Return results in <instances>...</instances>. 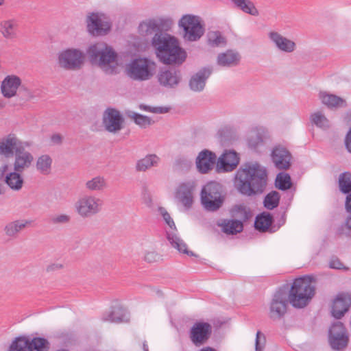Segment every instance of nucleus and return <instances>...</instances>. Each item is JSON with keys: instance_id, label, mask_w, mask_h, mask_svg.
<instances>
[{"instance_id": "f257e3e1", "label": "nucleus", "mask_w": 351, "mask_h": 351, "mask_svg": "<svg viewBox=\"0 0 351 351\" xmlns=\"http://www.w3.org/2000/svg\"><path fill=\"white\" fill-rule=\"evenodd\" d=\"M267 183V172L258 162H245L237 170L234 185L242 195L261 194Z\"/></svg>"}, {"instance_id": "f03ea898", "label": "nucleus", "mask_w": 351, "mask_h": 351, "mask_svg": "<svg viewBox=\"0 0 351 351\" xmlns=\"http://www.w3.org/2000/svg\"><path fill=\"white\" fill-rule=\"evenodd\" d=\"M152 45L159 60L165 64L180 66L186 60V52L178 40L168 34L154 36Z\"/></svg>"}, {"instance_id": "7ed1b4c3", "label": "nucleus", "mask_w": 351, "mask_h": 351, "mask_svg": "<svg viewBox=\"0 0 351 351\" xmlns=\"http://www.w3.org/2000/svg\"><path fill=\"white\" fill-rule=\"evenodd\" d=\"M313 280L311 276H304L293 280L288 293L289 303L293 307L302 308L309 304L315 293Z\"/></svg>"}, {"instance_id": "20e7f679", "label": "nucleus", "mask_w": 351, "mask_h": 351, "mask_svg": "<svg viewBox=\"0 0 351 351\" xmlns=\"http://www.w3.org/2000/svg\"><path fill=\"white\" fill-rule=\"evenodd\" d=\"M90 61L97 63L107 74L117 73V53L104 43L92 45L87 50Z\"/></svg>"}, {"instance_id": "39448f33", "label": "nucleus", "mask_w": 351, "mask_h": 351, "mask_svg": "<svg viewBox=\"0 0 351 351\" xmlns=\"http://www.w3.org/2000/svg\"><path fill=\"white\" fill-rule=\"evenodd\" d=\"M200 201L206 210H218L225 201L223 186L215 181L208 182L201 190Z\"/></svg>"}, {"instance_id": "423d86ee", "label": "nucleus", "mask_w": 351, "mask_h": 351, "mask_svg": "<svg viewBox=\"0 0 351 351\" xmlns=\"http://www.w3.org/2000/svg\"><path fill=\"white\" fill-rule=\"evenodd\" d=\"M154 67V62L147 58H135L128 66V75L132 80L145 81L152 77Z\"/></svg>"}, {"instance_id": "0eeeda50", "label": "nucleus", "mask_w": 351, "mask_h": 351, "mask_svg": "<svg viewBox=\"0 0 351 351\" xmlns=\"http://www.w3.org/2000/svg\"><path fill=\"white\" fill-rule=\"evenodd\" d=\"M178 25L183 29V38L188 41H197L204 34V27L199 17L185 14L180 19Z\"/></svg>"}, {"instance_id": "6e6552de", "label": "nucleus", "mask_w": 351, "mask_h": 351, "mask_svg": "<svg viewBox=\"0 0 351 351\" xmlns=\"http://www.w3.org/2000/svg\"><path fill=\"white\" fill-rule=\"evenodd\" d=\"M172 24L171 19L156 18L146 19L140 23L138 27V34L142 36H150L154 34H167L165 33Z\"/></svg>"}, {"instance_id": "1a4fd4ad", "label": "nucleus", "mask_w": 351, "mask_h": 351, "mask_svg": "<svg viewBox=\"0 0 351 351\" xmlns=\"http://www.w3.org/2000/svg\"><path fill=\"white\" fill-rule=\"evenodd\" d=\"M103 201L94 195H85L75 204V210L83 218L91 217L99 213L102 208Z\"/></svg>"}, {"instance_id": "9d476101", "label": "nucleus", "mask_w": 351, "mask_h": 351, "mask_svg": "<svg viewBox=\"0 0 351 351\" xmlns=\"http://www.w3.org/2000/svg\"><path fill=\"white\" fill-rule=\"evenodd\" d=\"M328 342L331 348L336 351L343 350L348 344V331L341 322H335L329 328Z\"/></svg>"}, {"instance_id": "9b49d317", "label": "nucleus", "mask_w": 351, "mask_h": 351, "mask_svg": "<svg viewBox=\"0 0 351 351\" xmlns=\"http://www.w3.org/2000/svg\"><path fill=\"white\" fill-rule=\"evenodd\" d=\"M289 302L286 288L280 287L274 293L269 305V316L271 319H280L287 313Z\"/></svg>"}, {"instance_id": "f8f14e48", "label": "nucleus", "mask_w": 351, "mask_h": 351, "mask_svg": "<svg viewBox=\"0 0 351 351\" xmlns=\"http://www.w3.org/2000/svg\"><path fill=\"white\" fill-rule=\"evenodd\" d=\"M84 58V55L82 51L70 48L59 53L58 64L66 70H77L83 65Z\"/></svg>"}, {"instance_id": "ddd939ff", "label": "nucleus", "mask_w": 351, "mask_h": 351, "mask_svg": "<svg viewBox=\"0 0 351 351\" xmlns=\"http://www.w3.org/2000/svg\"><path fill=\"white\" fill-rule=\"evenodd\" d=\"M31 143L22 141L14 134H9L0 138V155L10 158L23 147H30Z\"/></svg>"}, {"instance_id": "4468645a", "label": "nucleus", "mask_w": 351, "mask_h": 351, "mask_svg": "<svg viewBox=\"0 0 351 351\" xmlns=\"http://www.w3.org/2000/svg\"><path fill=\"white\" fill-rule=\"evenodd\" d=\"M213 332L212 326L204 322H196L189 330L191 342L197 347L205 344L210 338Z\"/></svg>"}, {"instance_id": "2eb2a0df", "label": "nucleus", "mask_w": 351, "mask_h": 351, "mask_svg": "<svg viewBox=\"0 0 351 351\" xmlns=\"http://www.w3.org/2000/svg\"><path fill=\"white\" fill-rule=\"evenodd\" d=\"M102 124L107 132L115 134L123 128L124 118L118 110L108 108L104 112Z\"/></svg>"}, {"instance_id": "dca6fc26", "label": "nucleus", "mask_w": 351, "mask_h": 351, "mask_svg": "<svg viewBox=\"0 0 351 351\" xmlns=\"http://www.w3.org/2000/svg\"><path fill=\"white\" fill-rule=\"evenodd\" d=\"M88 31L93 35H106L110 29V24L103 21L97 13H90L86 19Z\"/></svg>"}, {"instance_id": "f3484780", "label": "nucleus", "mask_w": 351, "mask_h": 351, "mask_svg": "<svg viewBox=\"0 0 351 351\" xmlns=\"http://www.w3.org/2000/svg\"><path fill=\"white\" fill-rule=\"evenodd\" d=\"M272 162L279 170H287L291 166V154L289 151L282 145L273 148L271 154Z\"/></svg>"}, {"instance_id": "a211bd4d", "label": "nucleus", "mask_w": 351, "mask_h": 351, "mask_svg": "<svg viewBox=\"0 0 351 351\" xmlns=\"http://www.w3.org/2000/svg\"><path fill=\"white\" fill-rule=\"evenodd\" d=\"M158 80L160 84L164 87L176 88L182 80L180 70L176 68L162 69L158 75Z\"/></svg>"}, {"instance_id": "6ab92c4d", "label": "nucleus", "mask_w": 351, "mask_h": 351, "mask_svg": "<svg viewBox=\"0 0 351 351\" xmlns=\"http://www.w3.org/2000/svg\"><path fill=\"white\" fill-rule=\"evenodd\" d=\"M195 184L192 182L181 183L177 188L176 197L187 209L192 206Z\"/></svg>"}, {"instance_id": "aec40b11", "label": "nucleus", "mask_w": 351, "mask_h": 351, "mask_svg": "<svg viewBox=\"0 0 351 351\" xmlns=\"http://www.w3.org/2000/svg\"><path fill=\"white\" fill-rule=\"evenodd\" d=\"M217 156L215 154L208 149L200 152L196 158V166L201 173H206L213 169Z\"/></svg>"}, {"instance_id": "412c9836", "label": "nucleus", "mask_w": 351, "mask_h": 351, "mask_svg": "<svg viewBox=\"0 0 351 351\" xmlns=\"http://www.w3.org/2000/svg\"><path fill=\"white\" fill-rule=\"evenodd\" d=\"M19 23L17 19L12 18L0 21V34L7 40L14 41L19 37Z\"/></svg>"}, {"instance_id": "4be33fe9", "label": "nucleus", "mask_w": 351, "mask_h": 351, "mask_svg": "<svg viewBox=\"0 0 351 351\" xmlns=\"http://www.w3.org/2000/svg\"><path fill=\"white\" fill-rule=\"evenodd\" d=\"M210 67H203L193 75L189 80V86L194 92H201L204 89L206 80L212 73Z\"/></svg>"}, {"instance_id": "5701e85b", "label": "nucleus", "mask_w": 351, "mask_h": 351, "mask_svg": "<svg viewBox=\"0 0 351 351\" xmlns=\"http://www.w3.org/2000/svg\"><path fill=\"white\" fill-rule=\"evenodd\" d=\"M351 305V296L348 293H339L333 302L332 315L336 319L341 318Z\"/></svg>"}, {"instance_id": "b1692460", "label": "nucleus", "mask_w": 351, "mask_h": 351, "mask_svg": "<svg viewBox=\"0 0 351 351\" xmlns=\"http://www.w3.org/2000/svg\"><path fill=\"white\" fill-rule=\"evenodd\" d=\"M23 88L19 77L11 75L6 76L2 81L1 90L3 95L6 98H11L16 95L19 88Z\"/></svg>"}, {"instance_id": "393cba45", "label": "nucleus", "mask_w": 351, "mask_h": 351, "mask_svg": "<svg viewBox=\"0 0 351 351\" xmlns=\"http://www.w3.org/2000/svg\"><path fill=\"white\" fill-rule=\"evenodd\" d=\"M27 147H23L13 156L14 158L13 162V170L23 172L32 165L34 161L33 155L25 150Z\"/></svg>"}, {"instance_id": "a878e982", "label": "nucleus", "mask_w": 351, "mask_h": 351, "mask_svg": "<svg viewBox=\"0 0 351 351\" xmlns=\"http://www.w3.org/2000/svg\"><path fill=\"white\" fill-rule=\"evenodd\" d=\"M239 162V158L234 151L226 152L217 162V168L220 172L233 171Z\"/></svg>"}, {"instance_id": "bb28decb", "label": "nucleus", "mask_w": 351, "mask_h": 351, "mask_svg": "<svg viewBox=\"0 0 351 351\" xmlns=\"http://www.w3.org/2000/svg\"><path fill=\"white\" fill-rule=\"evenodd\" d=\"M268 37L276 47L282 51L291 53L296 48L295 42L284 37L277 32H270L268 34Z\"/></svg>"}, {"instance_id": "cd10ccee", "label": "nucleus", "mask_w": 351, "mask_h": 351, "mask_svg": "<svg viewBox=\"0 0 351 351\" xmlns=\"http://www.w3.org/2000/svg\"><path fill=\"white\" fill-rule=\"evenodd\" d=\"M29 224L30 221L25 219L12 221L5 224L3 231L5 236L8 238L16 239L21 232Z\"/></svg>"}, {"instance_id": "c85d7f7f", "label": "nucleus", "mask_w": 351, "mask_h": 351, "mask_svg": "<svg viewBox=\"0 0 351 351\" xmlns=\"http://www.w3.org/2000/svg\"><path fill=\"white\" fill-rule=\"evenodd\" d=\"M102 320L114 323L127 322L129 321L128 313L125 308L120 305L112 307L110 312L104 314Z\"/></svg>"}, {"instance_id": "c756f323", "label": "nucleus", "mask_w": 351, "mask_h": 351, "mask_svg": "<svg viewBox=\"0 0 351 351\" xmlns=\"http://www.w3.org/2000/svg\"><path fill=\"white\" fill-rule=\"evenodd\" d=\"M241 60L240 54L234 50H227L221 53L217 56V64L221 66L231 67L239 64Z\"/></svg>"}, {"instance_id": "7c9ffc66", "label": "nucleus", "mask_w": 351, "mask_h": 351, "mask_svg": "<svg viewBox=\"0 0 351 351\" xmlns=\"http://www.w3.org/2000/svg\"><path fill=\"white\" fill-rule=\"evenodd\" d=\"M167 239L171 245L180 253L187 254L189 256H197L193 252L188 250L186 244L176 233L167 232Z\"/></svg>"}, {"instance_id": "2f4dec72", "label": "nucleus", "mask_w": 351, "mask_h": 351, "mask_svg": "<svg viewBox=\"0 0 351 351\" xmlns=\"http://www.w3.org/2000/svg\"><path fill=\"white\" fill-rule=\"evenodd\" d=\"M160 158L156 154H147L144 158L137 160L135 166L137 171H146L152 167H157Z\"/></svg>"}, {"instance_id": "473e14b6", "label": "nucleus", "mask_w": 351, "mask_h": 351, "mask_svg": "<svg viewBox=\"0 0 351 351\" xmlns=\"http://www.w3.org/2000/svg\"><path fill=\"white\" fill-rule=\"evenodd\" d=\"M273 222L274 218L271 214L263 212L256 217L254 228L261 232H265L269 230Z\"/></svg>"}, {"instance_id": "72a5a7b5", "label": "nucleus", "mask_w": 351, "mask_h": 351, "mask_svg": "<svg viewBox=\"0 0 351 351\" xmlns=\"http://www.w3.org/2000/svg\"><path fill=\"white\" fill-rule=\"evenodd\" d=\"M220 226L223 232L227 234H237L243 230V222L237 219H224Z\"/></svg>"}, {"instance_id": "f704fd0d", "label": "nucleus", "mask_w": 351, "mask_h": 351, "mask_svg": "<svg viewBox=\"0 0 351 351\" xmlns=\"http://www.w3.org/2000/svg\"><path fill=\"white\" fill-rule=\"evenodd\" d=\"M21 171H13L8 173L5 178V182L14 191H19L22 189L24 183Z\"/></svg>"}, {"instance_id": "c9c22d12", "label": "nucleus", "mask_w": 351, "mask_h": 351, "mask_svg": "<svg viewBox=\"0 0 351 351\" xmlns=\"http://www.w3.org/2000/svg\"><path fill=\"white\" fill-rule=\"evenodd\" d=\"M108 187L106 180L103 176H95L85 182V188L89 191H103Z\"/></svg>"}, {"instance_id": "e433bc0d", "label": "nucleus", "mask_w": 351, "mask_h": 351, "mask_svg": "<svg viewBox=\"0 0 351 351\" xmlns=\"http://www.w3.org/2000/svg\"><path fill=\"white\" fill-rule=\"evenodd\" d=\"M319 97L322 102L329 108L346 106V101L332 94L321 92Z\"/></svg>"}, {"instance_id": "4c0bfd02", "label": "nucleus", "mask_w": 351, "mask_h": 351, "mask_svg": "<svg viewBox=\"0 0 351 351\" xmlns=\"http://www.w3.org/2000/svg\"><path fill=\"white\" fill-rule=\"evenodd\" d=\"M236 7L239 8L243 12L252 16H258V10L255 7L254 3L250 0H231Z\"/></svg>"}, {"instance_id": "58836bf2", "label": "nucleus", "mask_w": 351, "mask_h": 351, "mask_svg": "<svg viewBox=\"0 0 351 351\" xmlns=\"http://www.w3.org/2000/svg\"><path fill=\"white\" fill-rule=\"evenodd\" d=\"M29 346L31 351H49L50 343L43 337H34L29 339Z\"/></svg>"}, {"instance_id": "ea45409f", "label": "nucleus", "mask_w": 351, "mask_h": 351, "mask_svg": "<svg viewBox=\"0 0 351 351\" xmlns=\"http://www.w3.org/2000/svg\"><path fill=\"white\" fill-rule=\"evenodd\" d=\"M127 114L128 117L133 119L134 122L141 128H146L154 123L149 117L137 112L129 111Z\"/></svg>"}, {"instance_id": "a19ab883", "label": "nucleus", "mask_w": 351, "mask_h": 351, "mask_svg": "<svg viewBox=\"0 0 351 351\" xmlns=\"http://www.w3.org/2000/svg\"><path fill=\"white\" fill-rule=\"evenodd\" d=\"M52 159L49 155H42L36 162L37 170L43 175H48L51 172Z\"/></svg>"}, {"instance_id": "79ce46f5", "label": "nucleus", "mask_w": 351, "mask_h": 351, "mask_svg": "<svg viewBox=\"0 0 351 351\" xmlns=\"http://www.w3.org/2000/svg\"><path fill=\"white\" fill-rule=\"evenodd\" d=\"M8 351H31L29 346V339L25 336H20L12 342Z\"/></svg>"}, {"instance_id": "37998d69", "label": "nucleus", "mask_w": 351, "mask_h": 351, "mask_svg": "<svg viewBox=\"0 0 351 351\" xmlns=\"http://www.w3.org/2000/svg\"><path fill=\"white\" fill-rule=\"evenodd\" d=\"M339 188L343 194L348 195L351 193V173L344 172L340 174Z\"/></svg>"}, {"instance_id": "c03bdc74", "label": "nucleus", "mask_w": 351, "mask_h": 351, "mask_svg": "<svg viewBox=\"0 0 351 351\" xmlns=\"http://www.w3.org/2000/svg\"><path fill=\"white\" fill-rule=\"evenodd\" d=\"M276 186L282 191L289 189L292 186L291 176L287 173H279L276 179Z\"/></svg>"}, {"instance_id": "a18cd8bd", "label": "nucleus", "mask_w": 351, "mask_h": 351, "mask_svg": "<svg viewBox=\"0 0 351 351\" xmlns=\"http://www.w3.org/2000/svg\"><path fill=\"white\" fill-rule=\"evenodd\" d=\"M208 43L213 47L224 46L226 44V39L219 31L210 32L208 34Z\"/></svg>"}, {"instance_id": "49530a36", "label": "nucleus", "mask_w": 351, "mask_h": 351, "mask_svg": "<svg viewBox=\"0 0 351 351\" xmlns=\"http://www.w3.org/2000/svg\"><path fill=\"white\" fill-rule=\"evenodd\" d=\"M247 145L250 149L259 152L261 148L264 145V140L262 134L254 133L250 135L247 139Z\"/></svg>"}, {"instance_id": "de8ad7c7", "label": "nucleus", "mask_w": 351, "mask_h": 351, "mask_svg": "<svg viewBox=\"0 0 351 351\" xmlns=\"http://www.w3.org/2000/svg\"><path fill=\"white\" fill-rule=\"evenodd\" d=\"M280 202V195L278 192L273 191L269 193L264 198L263 204L264 206L269 209L273 210L276 208Z\"/></svg>"}, {"instance_id": "09e8293b", "label": "nucleus", "mask_w": 351, "mask_h": 351, "mask_svg": "<svg viewBox=\"0 0 351 351\" xmlns=\"http://www.w3.org/2000/svg\"><path fill=\"white\" fill-rule=\"evenodd\" d=\"M312 123L321 128H329V121L320 112H317L311 115L310 117Z\"/></svg>"}, {"instance_id": "8fccbe9b", "label": "nucleus", "mask_w": 351, "mask_h": 351, "mask_svg": "<svg viewBox=\"0 0 351 351\" xmlns=\"http://www.w3.org/2000/svg\"><path fill=\"white\" fill-rule=\"evenodd\" d=\"M236 210L237 212V217L244 221L250 219L252 215L249 208H247L243 205H238L236 206Z\"/></svg>"}, {"instance_id": "3c124183", "label": "nucleus", "mask_w": 351, "mask_h": 351, "mask_svg": "<svg viewBox=\"0 0 351 351\" xmlns=\"http://www.w3.org/2000/svg\"><path fill=\"white\" fill-rule=\"evenodd\" d=\"M71 221V217L66 214H60L51 217L50 221L53 224H66Z\"/></svg>"}, {"instance_id": "603ef678", "label": "nucleus", "mask_w": 351, "mask_h": 351, "mask_svg": "<svg viewBox=\"0 0 351 351\" xmlns=\"http://www.w3.org/2000/svg\"><path fill=\"white\" fill-rule=\"evenodd\" d=\"M161 256L156 251H145L143 260L148 263H154L160 259Z\"/></svg>"}, {"instance_id": "864d4df0", "label": "nucleus", "mask_w": 351, "mask_h": 351, "mask_svg": "<svg viewBox=\"0 0 351 351\" xmlns=\"http://www.w3.org/2000/svg\"><path fill=\"white\" fill-rule=\"evenodd\" d=\"M266 342L265 335L261 331H258L255 340V351H263Z\"/></svg>"}, {"instance_id": "5fc2aeb1", "label": "nucleus", "mask_w": 351, "mask_h": 351, "mask_svg": "<svg viewBox=\"0 0 351 351\" xmlns=\"http://www.w3.org/2000/svg\"><path fill=\"white\" fill-rule=\"evenodd\" d=\"M329 267L332 269H345L348 270V269L344 266V265L341 262V261L336 256H332L330 258L329 262Z\"/></svg>"}, {"instance_id": "6e6d98bb", "label": "nucleus", "mask_w": 351, "mask_h": 351, "mask_svg": "<svg viewBox=\"0 0 351 351\" xmlns=\"http://www.w3.org/2000/svg\"><path fill=\"white\" fill-rule=\"evenodd\" d=\"M161 214L163 217L164 220L168 224V226L173 230H176L175 223L171 219L170 215L163 208H161Z\"/></svg>"}, {"instance_id": "4d7b16f0", "label": "nucleus", "mask_w": 351, "mask_h": 351, "mask_svg": "<svg viewBox=\"0 0 351 351\" xmlns=\"http://www.w3.org/2000/svg\"><path fill=\"white\" fill-rule=\"evenodd\" d=\"M63 268V265L59 263H54L49 265L47 268L46 271L47 272H53L59 269H61Z\"/></svg>"}, {"instance_id": "13d9d810", "label": "nucleus", "mask_w": 351, "mask_h": 351, "mask_svg": "<svg viewBox=\"0 0 351 351\" xmlns=\"http://www.w3.org/2000/svg\"><path fill=\"white\" fill-rule=\"evenodd\" d=\"M176 165L179 167H187L190 165V162L186 158H180L176 160Z\"/></svg>"}, {"instance_id": "bf43d9fd", "label": "nucleus", "mask_w": 351, "mask_h": 351, "mask_svg": "<svg viewBox=\"0 0 351 351\" xmlns=\"http://www.w3.org/2000/svg\"><path fill=\"white\" fill-rule=\"evenodd\" d=\"M346 147L351 153V128L349 130L345 138Z\"/></svg>"}, {"instance_id": "052dcab7", "label": "nucleus", "mask_w": 351, "mask_h": 351, "mask_svg": "<svg viewBox=\"0 0 351 351\" xmlns=\"http://www.w3.org/2000/svg\"><path fill=\"white\" fill-rule=\"evenodd\" d=\"M345 209L348 213L351 215V193L346 195L345 201Z\"/></svg>"}, {"instance_id": "680f3d73", "label": "nucleus", "mask_w": 351, "mask_h": 351, "mask_svg": "<svg viewBox=\"0 0 351 351\" xmlns=\"http://www.w3.org/2000/svg\"><path fill=\"white\" fill-rule=\"evenodd\" d=\"M51 141L53 144L60 145L62 142V136L60 134H54L51 136Z\"/></svg>"}, {"instance_id": "e2e57ef3", "label": "nucleus", "mask_w": 351, "mask_h": 351, "mask_svg": "<svg viewBox=\"0 0 351 351\" xmlns=\"http://www.w3.org/2000/svg\"><path fill=\"white\" fill-rule=\"evenodd\" d=\"M169 108L168 107H154L152 112L157 114H164L168 112Z\"/></svg>"}, {"instance_id": "0e129e2a", "label": "nucleus", "mask_w": 351, "mask_h": 351, "mask_svg": "<svg viewBox=\"0 0 351 351\" xmlns=\"http://www.w3.org/2000/svg\"><path fill=\"white\" fill-rule=\"evenodd\" d=\"M153 108L154 107H151V106H147L145 104H140L139 105V108L141 110H144V111H147V112H152Z\"/></svg>"}, {"instance_id": "69168bd1", "label": "nucleus", "mask_w": 351, "mask_h": 351, "mask_svg": "<svg viewBox=\"0 0 351 351\" xmlns=\"http://www.w3.org/2000/svg\"><path fill=\"white\" fill-rule=\"evenodd\" d=\"M345 226L347 227L348 230L351 229V215L346 219Z\"/></svg>"}, {"instance_id": "338daca9", "label": "nucleus", "mask_w": 351, "mask_h": 351, "mask_svg": "<svg viewBox=\"0 0 351 351\" xmlns=\"http://www.w3.org/2000/svg\"><path fill=\"white\" fill-rule=\"evenodd\" d=\"M199 351H217L215 348L207 346L202 348Z\"/></svg>"}, {"instance_id": "774afa93", "label": "nucleus", "mask_w": 351, "mask_h": 351, "mask_svg": "<svg viewBox=\"0 0 351 351\" xmlns=\"http://www.w3.org/2000/svg\"><path fill=\"white\" fill-rule=\"evenodd\" d=\"M143 349L144 351H149L148 350V346H147V344L146 343L145 341L143 344Z\"/></svg>"}]
</instances>
